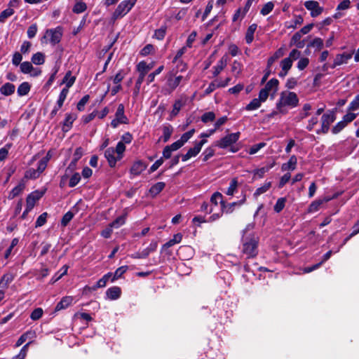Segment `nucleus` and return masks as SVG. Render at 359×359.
<instances>
[{
	"label": "nucleus",
	"mask_w": 359,
	"mask_h": 359,
	"mask_svg": "<svg viewBox=\"0 0 359 359\" xmlns=\"http://www.w3.org/2000/svg\"><path fill=\"white\" fill-rule=\"evenodd\" d=\"M299 104V98L297 94L290 91H283L280 94L279 100L276 103V109L280 114L288 113L287 107L294 108Z\"/></svg>",
	"instance_id": "obj_1"
},
{
	"label": "nucleus",
	"mask_w": 359,
	"mask_h": 359,
	"mask_svg": "<svg viewBox=\"0 0 359 359\" xmlns=\"http://www.w3.org/2000/svg\"><path fill=\"white\" fill-rule=\"evenodd\" d=\"M259 238L255 233L242 236V252L247 258H254L258 254Z\"/></svg>",
	"instance_id": "obj_2"
},
{
	"label": "nucleus",
	"mask_w": 359,
	"mask_h": 359,
	"mask_svg": "<svg viewBox=\"0 0 359 359\" xmlns=\"http://www.w3.org/2000/svg\"><path fill=\"white\" fill-rule=\"evenodd\" d=\"M240 135L239 132L228 134L221 140L217 141L215 145L221 149L230 147V151L233 153H236L238 151V148L233 144L238 140Z\"/></svg>",
	"instance_id": "obj_3"
},
{
	"label": "nucleus",
	"mask_w": 359,
	"mask_h": 359,
	"mask_svg": "<svg viewBox=\"0 0 359 359\" xmlns=\"http://www.w3.org/2000/svg\"><path fill=\"white\" fill-rule=\"evenodd\" d=\"M153 68V64H147L144 61L140 62L137 65V70L139 72V76L135 83L134 90V95L137 96L140 92V89L142 82L144 81V77L148 72Z\"/></svg>",
	"instance_id": "obj_4"
},
{
	"label": "nucleus",
	"mask_w": 359,
	"mask_h": 359,
	"mask_svg": "<svg viewBox=\"0 0 359 359\" xmlns=\"http://www.w3.org/2000/svg\"><path fill=\"white\" fill-rule=\"evenodd\" d=\"M137 0H125L121 1L112 14L113 21L125 16L134 6Z\"/></svg>",
	"instance_id": "obj_5"
},
{
	"label": "nucleus",
	"mask_w": 359,
	"mask_h": 359,
	"mask_svg": "<svg viewBox=\"0 0 359 359\" xmlns=\"http://www.w3.org/2000/svg\"><path fill=\"white\" fill-rule=\"evenodd\" d=\"M336 118L335 114L333 111H329L323 114L321 117V128L316 130L317 134H326L329 131L330 126Z\"/></svg>",
	"instance_id": "obj_6"
},
{
	"label": "nucleus",
	"mask_w": 359,
	"mask_h": 359,
	"mask_svg": "<svg viewBox=\"0 0 359 359\" xmlns=\"http://www.w3.org/2000/svg\"><path fill=\"white\" fill-rule=\"evenodd\" d=\"M62 36V29H61V27H57L55 29H47L43 38L44 39L48 38L49 42L53 46H55L60 41Z\"/></svg>",
	"instance_id": "obj_7"
},
{
	"label": "nucleus",
	"mask_w": 359,
	"mask_h": 359,
	"mask_svg": "<svg viewBox=\"0 0 359 359\" xmlns=\"http://www.w3.org/2000/svg\"><path fill=\"white\" fill-rule=\"evenodd\" d=\"M205 142V140H202L201 141L197 142L194 147L190 148L187 154L182 156V161H187L191 157H194L198 155L201 151L202 147Z\"/></svg>",
	"instance_id": "obj_8"
},
{
	"label": "nucleus",
	"mask_w": 359,
	"mask_h": 359,
	"mask_svg": "<svg viewBox=\"0 0 359 359\" xmlns=\"http://www.w3.org/2000/svg\"><path fill=\"white\" fill-rule=\"evenodd\" d=\"M43 195V191L36 190L27 196L26 198V206L27 207L28 210H32L34 208L36 201H38Z\"/></svg>",
	"instance_id": "obj_9"
},
{
	"label": "nucleus",
	"mask_w": 359,
	"mask_h": 359,
	"mask_svg": "<svg viewBox=\"0 0 359 359\" xmlns=\"http://www.w3.org/2000/svg\"><path fill=\"white\" fill-rule=\"evenodd\" d=\"M305 8L311 11V15L313 18L320 15L323 8L319 6L318 1H306L304 2Z\"/></svg>",
	"instance_id": "obj_10"
},
{
	"label": "nucleus",
	"mask_w": 359,
	"mask_h": 359,
	"mask_svg": "<svg viewBox=\"0 0 359 359\" xmlns=\"http://www.w3.org/2000/svg\"><path fill=\"white\" fill-rule=\"evenodd\" d=\"M104 156L107 159L109 166L111 168L114 167L116 162L121 160L118 159V156L113 147H109L105 150Z\"/></svg>",
	"instance_id": "obj_11"
},
{
	"label": "nucleus",
	"mask_w": 359,
	"mask_h": 359,
	"mask_svg": "<svg viewBox=\"0 0 359 359\" xmlns=\"http://www.w3.org/2000/svg\"><path fill=\"white\" fill-rule=\"evenodd\" d=\"M228 62V57L227 55L222 56L220 60L217 62V65L214 66L212 69V76L213 77L217 76L226 67Z\"/></svg>",
	"instance_id": "obj_12"
},
{
	"label": "nucleus",
	"mask_w": 359,
	"mask_h": 359,
	"mask_svg": "<svg viewBox=\"0 0 359 359\" xmlns=\"http://www.w3.org/2000/svg\"><path fill=\"white\" fill-rule=\"evenodd\" d=\"M158 247V243L157 241H151V243L149 244V245L144 249L140 252H138L135 257L140 258V259H144L147 258L150 253L154 252L156 250Z\"/></svg>",
	"instance_id": "obj_13"
},
{
	"label": "nucleus",
	"mask_w": 359,
	"mask_h": 359,
	"mask_svg": "<svg viewBox=\"0 0 359 359\" xmlns=\"http://www.w3.org/2000/svg\"><path fill=\"white\" fill-rule=\"evenodd\" d=\"M352 57L351 53H343L341 54H338L336 55L333 65L332 66V68L336 67L337 66L341 65L343 64H346L347 62Z\"/></svg>",
	"instance_id": "obj_14"
},
{
	"label": "nucleus",
	"mask_w": 359,
	"mask_h": 359,
	"mask_svg": "<svg viewBox=\"0 0 359 359\" xmlns=\"http://www.w3.org/2000/svg\"><path fill=\"white\" fill-rule=\"evenodd\" d=\"M147 165L142 161H137L133 164L130 168V173L133 175H139L147 168Z\"/></svg>",
	"instance_id": "obj_15"
},
{
	"label": "nucleus",
	"mask_w": 359,
	"mask_h": 359,
	"mask_svg": "<svg viewBox=\"0 0 359 359\" xmlns=\"http://www.w3.org/2000/svg\"><path fill=\"white\" fill-rule=\"evenodd\" d=\"M297 164V158L294 155L290 156L289 161L287 163L282 164V171H293L296 169Z\"/></svg>",
	"instance_id": "obj_16"
},
{
	"label": "nucleus",
	"mask_w": 359,
	"mask_h": 359,
	"mask_svg": "<svg viewBox=\"0 0 359 359\" xmlns=\"http://www.w3.org/2000/svg\"><path fill=\"white\" fill-rule=\"evenodd\" d=\"M245 201V198H244L243 200L238 202H233L229 204H226L224 201H221V207L224 212H226V214H230L233 212L234 207L236 205H241L242 204L244 203Z\"/></svg>",
	"instance_id": "obj_17"
},
{
	"label": "nucleus",
	"mask_w": 359,
	"mask_h": 359,
	"mask_svg": "<svg viewBox=\"0 0 359 359\" xmlns=\"http://www.w3.org/2000/svg\"><path fill=\"white\" fill-rule=\"evenodd\" d=\"M121 294V290L118 286H113L109 287L106 291V295L108 299L111 300H116L118 299Z\"/></svg>",
	"instance_id": "obj_18"
},
{
	"label": "nucleus",
	"mask_w": 359,
	"mask_h": 359,
	"mask_svg": "<svg viewBox=\"0 0 359 359\" xmlns=\"http://www.w3.org/2000/svg\"><path fill=\"white\" fill-rule=\"evenodd\" d=\"M36 334L34 331L29 330L22 334L20 338L18 339L15 346H20L24 342H25L27 339H29V341H32L33 339H34Z\"/></svg>",
	"instance_id": "obj_19"
},
{
	"label": "nucleus",
	"mask_w": 359,
	"mask_h": 359,
	"mask_svg": "<svg viewBox=\"0 0 359 359\" xmlns=\"http://www.w3.org/2000/svg\"><path fill=\"white\" fill-rule=\"evenodd\" d=\"M115 118L119 120L121 123L127 124L128 119L124 114V105L119 104L115 114Z\"/></svg>",
	"instance_id": "obj_20"
},
{
	"label": "nucleus",
	"mask_w": 359,
	"mask_h": 359,
	"mask_svg": "<svg viewBox=\"0 0 359 359\" xmlns=\"http://www.w3.org/2000/svg\"><path fill=\"white\" fill-rule=\"evenodd\" d=\"M73 302V297L71 296L64 297L56 305L55 310L60 311L67 308L72 304Z\"/></svg>",
	"instance_id": "obj_21"
},
{
	"label": "nucleus",
	"mask_w": 359,
	"mask_h": 359,
	"mask_svg": "<svg viewBox=\"0 0 359 359\" xmlns=\"http://www.w3.org/2000/svg\"><path fill=\"white\" fill-rule=\"evenodd\" d=\"M182 79V76H170L168 79L167 85L171 91L174 90L180 84Z\"/></svg>",
	"instance_id": "obj_22"
},
{
	"label": "nucleus",
	"mask_w": 359,
	"mask_h": 359,
	"mask_svg": "<svg viewBox=\"0 0 359 359\" xmlns=\"http://www.w3.org/2000/svg\"><path fill=\"white\" fill-rule=\"evenodd\" d=\"M284 54H285V51H284L283 48H278L274 53V54L268 59V61H267V67H268V69H269L272 66V65L273 64V62L276 60H277L280 57H283L284 55Z\"/></svg>",
	"instance_id": "obj_23"
},
{
	"label": "nucleus",
	"mask_w": 359,
	"mask_h": 359,
	"mask_svg": "<svg viewBox=\"0 0 359 359\" xmlns=\"http://www.w3.org/2000/svg\"><path fill=\"white\" fill-rule=\"evenodd\" d=\"M15 87L13 83H6L0 88V93L5 95L9 96L14 93Z\"/></svg>",
	"instance_id": "obj_24"
},
{
	"label": "nucleus",
	"mask_w": 359,
	"mask_h": 359,
	"mask_svg": "<svg viewBox=\"0 0 359 359\" xmlns=\"http://www.w3.org/2000/svg\"><path fill=\"white\" fill-rule=\"evenodd\" d=\"M76 118V116L74 114H66L65 119L63 123L62 130L68 131L72 127L74 121Z\"/></svg>",
	"instance_id": "obj_25"
},
{
	"label": "nucleus",
	"mask_w": 359,
	"mask_h": 359,
	"mask_svg": "<svg viewBox=\"0 0 359 359\" xmlns=\"http://www.w3.org/2000/svg\"><path fill=\"white\" fill-rule=\"evenodd\" d=\"M257 25L252 24L249 26L245 34V41L248 44H250L254 39V34L257 29Z\"/></svg>",
	"instance_id": "obj_26"
},
{
	"label": "nucleus",
	"mask_w": 359,
	"mask_h": 359,
	"mask_svg": "<svg viewBox=\"0 0 359 359\" xmlns=\"http://www.w3.org/2000/svg\"><path fill=\"white\" fill-rule=\"evenodd\" d=\"M182 239V235L181 233H176L173 236V238L170 239L169 241L165 243L163 247L162 250L170 248L175 244L180 243Z\"/></svg>",
	"instance_id": "obj_27"
},
{
	"label": "nucleus",
	"mask_w": 359,
	"mask_h": 359,
	"mask_svg": "<svg viewBox=\"0 0 359 359\" xmlns=\"http://www.w3.org/2000/svg\"><path fill=\"white\" fill-rule=\"evenodd\" d=\"M25 188V184L23 182H20L10 192L8 198L13 199L20 194Z\"/></svg>",
	"instance_id": "obj_28"
},
{
	"label": "nucleus",
	"mask_w": 359,
	"mask_h": 359,
	"mask_svg": "<svg viewBox=\"0 0 359 359\" xmlns=\"http://www.w3.org/2000/svg\"><path fill=\"white\" fill-rule=\"evenodd\" d=\"M278 83L279 81L278 79H271L266 83L264 88L269 91V93H270L271 91H273V93H276L278 90Z\"/></svg>",
	"instance_id": "obj_29"
},
{
	"label": "nucleus",
	"mask_w": 359,
	"mask_h": 359,
	"mask_svg": "<svg viewBox=\"0 0 359 359\" xmlns=\"http://www.w3.org/2000/svg\"><path fill=\"white\" fill-rule=\"evenodd\" d=\"M31 88V86L28 82L22 83L18 88L17 93L20 97L27 95Z\"/></svg>",
	"instance_id": "obj_30"
},
{
	"label": "nucleus",
	"mask_w": 359,
	"mask_h": 359,
	"mask_svg": "<svg viewBox=\"0 0 359 359\" xmlns=\"http://www.w3.org/2000/svg\"><path fill=\"white\" fill-rule=\"evenodd\" d=\"M165 186L164 182H157L150 188L149 193L152 196H156L165 188Z\"/></svg>",
	"instance_id": "obj_31"
},
{
	"label": "nucleus",
	"mask_w": 359,
	"mask_h": 359,
	"mask_svg": "<svg viewBox=\"0 0 359 359\" xmlns=\"http://www.w3.org/2000/svg\"><path fill=\"white\" fill-rule=\"evenodd\" d=\"M222 198L223 196L219 192L214 193L210 198V207L215 209V207L218 206L219 203L221 205V201H223Z\"/></svg>",
	"instance_id": "obj_32"
},
{
	"label": "nucleus",
	"mask_w": 359,
	"mask_h": 359,
	"mask_svg": "<svg viewBox=\"0 0 359 359\" xmlns=\"http://www.w3.org/2000/svg\"><path fill=\"white\" fill-rule=\"evenodd\" d=\"M112 273H107V274L104 275L102 278H100L97 283L93 285L94 290H97L99 287H104L106 286L107 283L109 280V278L111 277Z\"/></svg>",
	"instance_id": "obj_33"
},
{
	"label": "nucleus",
	"mask_w": 359,
	"mask_h": 359,
	"mask_svg": "<svg viewBox=\"0 0 359 359\" xmlns=\"http://www.w3.org/2000/svg\"><path fill=\"white\" fill-rule=\"evenodd\" d=\"M76 80V77L72 75L70 71L67 72L62 79V83L66 85L65 88H67V90L74 83Z\"/></svg>",
	"instance_id": "obj_34"
},
{
	"label": "nucleus",
	"mask_w": 359,
	"mask_h": 359,
	"mask_svg": "<svg viewBox=\"0 0 359 359\" xmlns=\"http://www.w3.org/2000/svg\"><path fill=\"white\" fill-rule=\"evenodd\" d=\"M173 132V128L170 125H164L163 126V140L164 142H167Z\"/></svg>",
	"instance_id": "obj_35"
},
{
	"label": "nucleus",
	"mask_w": 359,
	"mask_h": 359,
	"mask_svg": "<svg viewBox=\"0 0 359 359\" xmlns=\"http://www.w3.org/2000/svg\"><path fill=\"white\" fill-rule=\"evenodd\" d=\"M13 280V276L12 274H4L0 280V286L6 289L8 287V285L9 283H11Z\"/></svg>",
	"instance_id": "obj_36"
},
{
	"label": "nucleus",
	"mask_w": 359,
	"mask_h": 359,
	"mask_svg": "<svg viewBox=\"0 0 359 359\" xmlns=\"http://www.w3.org/2000/svg\"><path fill=\"white\" fill-rule=\"evenodd\" d=\"M183 106L184 102L181 100H176L173 104L172 110L170 112L171 118L176 116Z\"/></svg>",
	"instance_id": "obj_37"
},
{
	"label": "nucleus",
	"mask_w": 359,
	"mask_h": 359,
	"mask_svg": "<svg viewBox=\"0 0 359 359\" xmlns=\"http://www.w3.org/2000/svg\"><path fill=\"white\" fill-rule=\"evenodd\" d=\"M39 176L40 175L38 173L36 170L31 168L25 171L24 177L26 180H36L39 178Z\"/></svg>",
	"instance_id": "obj_38"
},
{
	"label": "nucleus",
	"mask_w": 359,
	"mask_h": 359,
	"mask_svg": "<svg viewBox=\"0 0 359 359\" xmlns=\"http://www.w3.org/2000/svg\"><path fill=\"white\" fill-rule=\"evenodd\" d=\"M32 62L35 65H42L45 62V56L42 53L38 52L32 57Z\"/></svg>",
	"instance_id": "obj_39"
},
{
	"label": "nucleus",
	"mask_w": 359,
	"mask_h": 359,
	"mask_svg": "<svg viewBox=\"0 0 359 359\" xmlns=\"http://www.w3.org/2000/svg\"><path fill=\"white\" fill-rule=\"evenodd\" d=\"M262 102L259 100V98H254L246 107L245 109L248 111H252L257 109L260 107Z\"/></svg>",
	"instance_id": "obj_40"
},
{
	"label": "nucleus",
	"mask_w": 359,
	"mask_h": 359,
	"mask_svg": "<svg viewBox=\"0 0 359 359\" xmlns=\"http://www.w3.org/2000/svg\"><path fill=\"white\" fill-rule=\"evenodd\" d=\"M69 93V90H67V88H64L60 95H59V97H58V100L57 101V105L58 106V108H61L63 105V103L67 96V94Z\"/></svg>",
	"instance_id": "obj_41"
},
{
	"label": "nucleus",
	"mask_w": 359,
	"mask_h": 359,
	"mask_svg": "<svg viewBox=\"0 0 359 359\" xmlns=\"http://www.w3.org/2000/svg\"><path fill=\"white\" fill-rule=\"evenodd\" d=\"M273 165L274 163L256 170L255 172V175L258 176L259 178L263 177L265 173L269 172V170L273 167Z\"/></svg>",
	"instance_id": "obj_42"
},
{
	"label": "nucleus",
	"mask_w": 359,
	"mask_h": 359,
	"mask_svg": "<svg viewBox=\"0 0 359 359\" xmlns=\"http://www.w3.org/2000/svg\"><path fill=\"white\" fill-rule=\"evenodd\" d=\"M87 8V6L84 2H82L81 1H78L74 8H73V12L75 13H81L84 12Z\"/></svg>",
	"instance_id": "obj_43"
},
{
	"label": "nucleus",
	"mask_w": 359,
	"mask_h": 359,
	"mask_svg": "<svg viewBox=\"0 0 359 359\" xmlns=\"http://www.w3.org/2000/svg\"><path fill=\"white\" fill-rule=\"evenodd\" d=\"M128 270V266H122L119 268H118L114 275H113V277L111 278V282H114L116 280H117L118 278H121V276L125 273L126 272V271Z\"/></svg>",
	"instance_id": "obj_44"
},
{
	"label": "nucleus",
	"mask_w": 359,
	"mask_h": 359,
	"mask_svg": "<svg viewBox=\"0 0 359 359\" xmlns=\"http://www.w3.org/2000/svg\"><path fill=\"white\" fill-rule=\"evenodd\" d=\"M83 156V149L81 147H78L76 148V149L75 150L74 153V155H73V158H72V161L70 163V166L71 165H74L75 166L77 161L81 158V156Z\"/></svg>",
	"instance_id": "obj_45"
},
{
	"label": "nucleus",
	"mask_w": 359,
	"mask_h": 359,
	"mask_svg": "<svg viewBox=\"0 0 359 359\" xmlns=\"http://www.w3.org/2000/svg\"><path fill=\"white\" fill-rule=\"evenodd\" d=\"M308 46L315 48L316 50H320L323 47V41L320 38H315L309 43Z\"/></svg>",
	"instance_id": "obj_46"
},
{
	"label": "nucleus",
	"mask_w": 359,
	"mask_h": 359,
	"mask_svg": "<svg viewBox=\"0 0 359 359\" xmlns=\"http://www.w3.org/2000/svg\"><path fill=\"white\" fill-rule=\"evenodd\" d=\"M14 13V10L11 8H8L3 11L0 14V22H4L6 19L11 17Z\"/></svg>",
	"instance_id": "obj_47"
},
{
	"label": "nucleus",
	"mask_w": 359,
	"mask_h": 359,
	"mask_svg": "<svg viewBox=\"0 0 359 359\" xmlns=\"http://www.w3.org/2000/svg\"><path fill=\"white\" fill-rule=\"evenodd\" d=\"M222 85L219 84V79H215L212 82H211L208 87L205 90V95H209L212 93L215 89L219 88Z\"/></svg>",
	"instance_id": "obj_48"
},
{
	"label": "nucleus",
	"mask_w": 359,
	"mask_h": 359,
	"mask_svg": "<svg viewBox=\"0 0 359 359\" xmlns=\"http://www.w3.org/2000/svg\"><path fill=\"white\" fill-rule=\"evenodd\" d=\"M286 199L285 198H280L277 200L273 209L276 212H280L283 210L285 205Z\"/></svg>",
	"instance_id": "obj_49"
},
{
	"label": "nucleus",
	"mask_w": 359,
	"mask_h": 359,
	"mask_svg": "<svg viewBox=\"0 0 359 359\" xmlns=\"http://www.w3.org/2000/svg\"><path fill=\"white\" fill-rule=\"evenodd\" d=\"M114 150L116 155L118 156V159H121L123 157V154L126 150V146L124 143L123 142H118Z\"/></svg>",
	"instance_id": "obj_50"
},
{
	"label": "nucleus",
	"mask_w": 359,
	"mask_h": 359,
	"mask_svg": "<svg viewBox=\"0 0 359 359\" xmlns=\"http://www.w3.org/2000/svg\"><path fill=\"white\" fill-rule=\"evenodd\" d=\"M164 69L163 65L158 67L154 72L149 74L147 76V84L151 83L154 81L156 75H158Z\"/></svg>",
	"instance_id": "obj_51"
},
{
	"label": "nucleus",
	"mask_w": 359,
	"mask_h": 359,
	"mask_svg": "<svg viewBox=\"0 0 359 359\" xmlns=\"http://www.w3.org/2000/svg\"><path fill=\"white\" fill-rule=\"evenodd\" d=\"M126 222V217L124 215H121L118 217H117L114 221H113L110 226L111 228L117 229L125 224Z\"/></svg>",
	"instance_id": "obj_52"
},
{
	"label": "nucleus",
	"mask_w": 359,
	"mask_h": 359,
	"mask_svg": "<svg viewBox=\"0 0 359 359\" xmlns=\"http://www.w3.org/2000/svg\"><path fill=\"white\" fill-rule=\"evenodd\" d=\"M311 109V105L309 103L304 104L302 108V112L299 115V119L302 120L309 115V111Z\"/></svg>",
	"instance_id": "obj_53"
},
{
	"label": "nucleus",
	"mask_w": 359,
	"mask_h": 359,
	"mask_svg": "<svg viewBox=\"0 0 359 359\" xmlns=\"http://www.w3.org/2000/svg\"><path fill=\"white\" fill-rule=\"evenodd\" d=\"M238 186V181L236 179H233L229 184V187H228L226 194L229 196H232L234 194V191L236 190Z\"/></svg>",
	"instance_id": "obj_54"
},
{
	"label": "nucleus",
	"mask_w": 359,
	"mask_h": 359,
	"mask_svg": "<svg viewBox=\"0 0 359 359\" xmlns=\"http://www.w3.org/2000/svg\"><path fill=\"white\" fill-rule=\"evenodd\" d=\"M31 344V341H29L20 350V353L17 355L13 357L12 359H24L26 357L27 348L29 345Z\"/></svg>",
	"instance_id": "obj_55"
},
{
	"label": "nucleus",
	"mask_w": 359,
	"mask_h": 359,
	"mask_svg": "<svg viewBox=\"0 0 359 359\" xmlns=\"http://www.w3.org/2000/svg\"><path fill=\"white\" fill-rule=\"evenodd\" d=\"M74 217V213L71 211H68L66 212L61 219V225L62 226H66L68 223Z\"/></svg>",
	"instance_id": "obj_56"
},
{
	"label": "nucleus",
	"mask_w": 359,
	"mask_h": 359,
	"mask_svg": "<svg viewBox=\"0 0 359 359\" xmlns=\"http://www.w3.org/2000/svg\"><path fill=\"white\" fill-rule=\"evenodd\" d=\"M12 144L10 143L6 144L3 148L0 149V161L5 160L8 154V150Z\"/></svg>",
	"instance_id": "obj_57"
},
{
	"label": "nucleus",
	"mask_w": 359,
	"mask_h": 359,
	"mask_svg": "<svg viewBox=\"0 0 359 359\" xmlns=\"http://www.w3.org/2000/svg\"><path fill=\"white\" fill-rule=\"evenodd\" d=\"M273 7L274 4L272 2L269 1L264 5L260 13L263 15H266L272 11Z\"/></svg>",
	"instance_id": "obj_58"
},
{
	"label": "nucleus",
	"mask_w": 359,
	"mask_h": 359,
	"mask_svg": "<svg viewBox=\"0 0 359 359\" xmlns=\"http://www.w3.org/2000/svg\"><path fill=\"white\" fill-rule=\"evenodd\" d=\"M33 69V66L29 62H24L20 64V70L24 74H28Z\"/></svg>",
	"instance_id": "obj_59"
},
{
	"label": "nucleus",
	"mask_w": 359,
	"mask_h": 359,
	"mask_svg": "<svg viewBox=\"0 0 359 359\" xmlns=\"http://www.w3.org/2000/svg\"><path fill=\"white\" fill-rule=\"evenodd\" d=\"M266 146V143L265 142H260V143H258L257 144H254L252 145L249 151H248V153L251 155L252 154H255L256 153H257L261 149L264 148V147Z\"/></svg>",
	"instance_id": "obj_60"
},
{
	"label": "nucleus",
	"mask_w": 359,
	"mask_h": 359,
	"mask_svg": "<svg viewBox=\"0 0 359 359\" xmlns=\"http://www.w3.org/2000/svg\"><path fill=\"white\" fill-rule=\"evenodd\" d=\"M165 33L166 27H161L155 31L154 37L158 40H162L165 37Z\"/></svg>",
	"instance_id": "obj_61"
},
{
	"label": "nucleus",
	"mask_w": 359,
	"mask_h": 359,
	"mask_svg": "<svg viewBox=\"0 0 359 359\" xmlns=\"http://www.w3.org/2000/svg\"><path fill=\"white\" fill-rule=\"evenodd\" d=\"M292 66V62L290 58H285L280 62V67L283 70L289 71Z\"/></svg>",
	"instance_id": "obj_62"
},
{
	"label": "nucleus",
	"mask_w": 359,
	"mask_h": 359,
	"mask_svg": "<svg viewBox=\"0 0 359 359\" xmlns=\"http://www.w3.org/2000/svg\"><path fill=\"white\" fill-rule=\"evenodd\" d=\"M80 180H81V177H80L79 173L76 172L71 177V178L69 180V186L70 187H74L75 186H76L79 184Z\"/></svg>",
	"instance_id": "obj_63"
},
{
	"label": "nucleus",
	"mask_w": 359,
	"mask_h": 359,
	"mask_svg": "<svg viewBox=\"0 0 359 359\" xmlns=\"http://www.w3.org/2000/svg\"><path fill=\"white\" fill-rule=\"evenodd\" d=\"M359 109V95H356L353 100L349 104L348 110L355 111Z\"/></svg>",
	"instance_id": "obj_64"
}]
</instances>
